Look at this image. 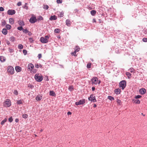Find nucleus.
Wrapping results in <instances>:
<instances>
[{
	"instance_id": "nucleus-34",
	"label": "nucleus",
	"mask_w": 147,
	"mask_h": 147,
	"mask_svg": "<svg viewBox=\"0 0 147 147\" xmlns=\"http://www.w3.org/2000/svg\"><path fill=\"white\" fill-rule=\"evenodd\" d=\"M28 115L27 114H24L22 115V117L24 118H27Z\"/></svg>"
},
{
	"instance_id": "nucleus-32",
	"label": "nucleus",
	"mask_w": 147,
	"mask_h": 147,
	"mask_svg": "<svg viewBox=\"0 0 147 147\" xmlns=\"http://www.w3.org/2000/svg\"><path fill=\"white\" fill-rule=\"evenodd\" d=\"M7 121V119L5 118L1 122V124L2 125H3Z\"/></svg>"
},
{
	"instance_id": "nucleus-7",
	"label": "nucleus",
	"mask_w": 147,
	"mask_h": 147,
	"mask_svg": "<svg viewBox=\"0 0 147 147\" xmlns=\"http://www.w3.org/2000/svg\"><path fill=\"white\" fill-rule=\"evenodd\" d=\"M88 100H89L93 102H96L97 101L95 98V96L93 94H91L90 95V97L88 98Z\"/></svg>"
},
{
	"instance_id": "nucleus-37",
	"label": "nucleus",
	"mask_w": 147,
	"mask_h": 147,
	"mask_svg": "<svg viewBox=\"0 0 147 147\" xmlns=\"http://www.w3.org/2000/svg\"><path fill=\"white\" fill-rule=\"evenodd\" d=\"M23 47L22 44H19L18 45V48L20 49H22L23 48Z\"/></svg>"
},
{
	"instance_id": "nucleus-38",
	"label": "nucleus",
	"mask_w": 147,
	"mask_h": 147,
	"mask_svg": "<svg viewBox=\"0 0 147 147\" xmlns=\"http://www.w3.org/2000/svg\"><path fill=\"white\" fill-rule=\"evenodd\" d=\"M10 41L12 42H13L14 41V40H15V38L14 37H13V36L11 37L10 38Z\"/></svg>"
},
{
	"instance_id": "nucleus-8",
	"label": "nucleus",
	"mask_w": 147,
	"mask_h": 147,
	"mask_svg": "<svg viewBox=\"0 0 147 147\" xmlns=\"http://www.w3.org/2000/svg\"><path fill=\"white\" fill-rule=\"evenodd\" d=\"M7 13L9 15H13L15 13L16 11L14 10L9 9L8 10Z\"/></svg>"
},
{
	"instance_id": "nucleus-56",
	"label": "nucleus",
	"mask_w": 147,
	"mask_h": 147,
	"mask_svg": "<svg viewBox=\"0 0 147 147\" xmlns=\"http://www.w3.org/2000/svg\"><path fill=\"white\" fill-rule=\"evenodd\" d=\"M42 57V55L41 54H39L38 55V59H40Z\"/></svg>"
},
{
	"instance_id": "nucleus-27",
	"label": "nucleus",
	"mask_w": 147,
	"mask_h": 147,
	"mask_svg": "<svg viewBox=\"0 0 147 147\" xmlns=\"http://www.w3.org/2000/svg\"><path fill=\"white\" fill-rule=\"evenodd\" d=\"M23 103V100H18L17 101V104L18 105L22 104Z\"/></svg>"
},
{
	"instance_id": "nucleus-31",
	"label": "nucleus",
	"mask_w": 147,
	"mask_h": 147,
	"mask_svg": "<svg viewBox=\"0 0 147 147\" xmlns=\"http://www.w3.org/2000/svg\"><path fill=\"white\" fill-rule=\"evenodd\" d=\"M133 101H134V102L136 104H139L140 103V101L138 100H133Z\"/></svg>"
},
{
	"instance_id": "nucleus-6",
	"label": "nucleus",
	"mask_w": 147,
	"mask_h": 147,
	"mask_svg": "<svg viewBox=\"0 0 147 147\" xmlns=\"http://www.w3.org/2000/svg\"><path fill=\"white\" fill-rule=\"evenodd\" d=\"M126 83L125 80H123L121 81L119 83V85L120 88H121L122 90L124 89L126 86Z\"/></svg>"
},
{
	"instance_id": "nucleus-28",
	"label": "nucleus",
	"mask_w": 147,
	"mask_h": 147,
	"mask_svg": "<svg viewBox=\"0 0 147 147\" xmlns=\"http://www.w3.org/2000/svg\"><path fill=\"white\" fill-rule=\"evenodd\" d=\"M43 8L45 9H47L49 8V7L47 5H43Z\"/></svg>"
},
{
	"instance_id": "nucleus-62",
	"label": "nucleus",
	"mask_w": 147,
	"mask_h": 147,
	"mask_svg": "<svg viewBox=\"0 0 147 147\" xmlns=\"http://www.w3.org/2000/svg\"><path fill=\"white\" fill-rule=\"evenodd\" d=\"M95 88L94 87H92V90L93 91H94L95 90Z\"/></svg>"
},
{
	"instance_id": "nucleus-61",
	"label": "nucleus",
	"mask_w": 147,
	"mask_h": 147,
	"mask_svg": "<svg viewBox=\"0 0 147 147\" xmlns=\"http://www.w3.org/2000/svg\"><path fill=\"white\" fill-rule=\"evenodd\" d=\"M93 22H96V20L94 18L93 19Z\"/></svg>"
},
{
	"instance_id": "nucleus-47",
	"label": "nucleus",
	"mask_w": 147,
	"mask_h": 147,
	"mask_svg": "<svg viewBox=\"0 0 147 147\" xmlns=\"http://www.w3.org/2000/svg\"><path fill=\"white\" fill-rule=\"evenodd\" d=\"M129 70V71L130 72H133L134 71V69L133 68H130Z\"/></svg>"
},
{
	"instance_id": "nucleus-40",
	"label": "nucleus",
	"mask_w": 147,
	"mask_h": 147,
	"mask_svg": "<svg viewBox=\"0 0 147 147\" xmlns=\"http://www.w3.org/2000/svg\"><path fill=\"white\" fill-rule=\"evenodd\" d=\"M117 102L119 104V105H121V101L120 100L118 99H117Z\"/></svg>"
},
{
	"instance_id": "nucleus-45",
	"label": "nucleus",
	"mask_w": 147,
	"mask_h": 147,
	"mask_svg": "<svg viewBox=\"0 0 147 147\" xmlns=\"http://www.w3.org/2000/svg\"><path fill=\"white\" fill-rule=\"evenodd\" d=\"M13 93L14 94L16 95H17L18 94V92L17 90H14Z\"/></svg>"
},
{
	"instance_id": "nucleus-46",
	"label": "nucleus",
	"mask_w": 147,
	"mask_h": 147,
	"mask_svg": "<svg viewBox=\"0 0 147 147\" xmlns=\"http://www.w3.org/2000/svg\"><path fill=\"white\" fill-rule=\"evenodd\" d=\"M22 31L23 32H24L26 33H27L28 32V31L26 29H23Z\"/></svg>"
},
{
	"instance_id": "nucleus-53",
	"label": "nucleus",
	"mask_w": 147,
	"mask_h": 147,
	"mask_svg": "<svg viewBox=\"0 0 147 147\" xmlns=\"http://www.w3.org/2000/svg\"><path fill=\"white\" fill-rule=\"evenodd\" d=\"M6 24V22L5 21H3V22H2V25L3 26H4L5 24Z\"/></svg>"
},
{
	"instance_id": "nucleus-42",
	"label": "nucleus",
	"mask_w": 147,
	"mask_h": 147,
	"mask_svg": "<svg viewBox=\"0 0 147 147\" xmlns=\"http://www.w3.org/2000/svg\"><path fill=\"white\" fill-rule=\"evenodd\" d=\"M18 29L20 31H21L22 30H23V28L22 26H21L20 27H18Z\"/></svg>"
},
{
	"instance_id": "nucleus-19",
	"label": "nucleus",
	"mask_w": 147,
	"mask_h": 147,
	"mask_svg": "<svg viewBox=\"0 0 147 147\" xmlns=\"http://www.w3.org/2000/svg\"><path fill=\"white\" fill-rule=\"evenodd\" d=\"M42 98V96L40 95H38L36 98V100L38 101L41 100Z\"/></svg>"
},
{
	"instance_id": "nucleus-3",
	"label": "nucleus",
	"mask_w": 147,
	"mask_h": 147,
	"mask_svg": "<svg viewBox=\"0 0 147 147\" xmlns=\"http://www.w3.org/2000/svg\"><path fill=\"white\" fill-rule=\"evenodd\" d=\"M8 73L11 75H13L14 73V70L13 68L11 66H9L7 68Z\"/></svg>"
},
{
	"instance_id": "nucleus-15",
	"label": "nucleus",
	"mask_w": 147,
	"mask_h": 147,
	"mask_svg": "<svg viewBox=\"0 0 147 147\" xmlns=\"http://www.w3.org/2000/svg\"><path fill=\"white\" fill-rule=\"evenodd\" d=\"M35 67L38 68L39 67L40 68H42V65L40 63H36L35 64Z\"/></svg>"
},
{
	"instance_id": "nucleus-30",
	"label": "nucleus",
	"mask_w": 147,
	"mask_h": 147,
	"mask_svg": "<svg viewBox=\"0 0 147 147\" xmlns=\"http://www.w3.org/2000/svg\"><path fill=\"white\" fill-rule=\"evenodd\" d=\"M108 98L111 100H114V98L111 96H108Z\"/></svg>"
},
{
	"instance_id": "nucleus-18",
	"label": "nucleus",
	"mask_w": 147,
	"mask_h": 147,
	"mask_svg": "<svg viewBox=\"0 0 147 147\" xmlns=\"http://www.w3.org/2000/svg\"><path fill=\"white\" fill-rule=\"evenodd\" d=\"M115 92L117 94H118L120 93V90L119 89H116L114 90Z\"/></svg>"
},
{
	"instance_id": "nucleus-60",
	"label": "nucleus",
	"mask_w": 147,
	"mask_h": 147,
	"mask_svg": "<svg viewBox=\"0 0 147 147\" xmlns=\"http://www.w3.org/2000/svg\"><path fill=\"white\" fill-rule=\"evenodd\" d=\"M67 114L68 115H71V112H70V111H68L67 113Z\"/></svg>"
},
{
	"instance_id": "nucleus-4",
	"label": "nucleus",
	"mask_w": 147,
	"mask_h": 147,
	"mask_svg": "<svg viewBox=\"0 0 147 147\" xmlns=\"http://www.w3.org/2000/svg\"><path fill=\"white\" fill-rule=\"evenodd\" d=\"M49 38V37L47 36H45V37H41L40 38V40L43 43H46L48 42Z\"/></svg>"
},
{
	"instance_id": "nucleus-55",
	"label": "nucleus",
	"mask_w": 147,
	"mask_h": 147,
	"mask_svg": "<svg viewBox=\"0 0 147 147\" xmlns=\"http://www.w3.org/2000/svg\"><path fill=\"white\" fill-rule=\"evenodd\" d=\"M21 5H22V3L21 2H18L17 4V5L18 6H20Z\"/></svg>"
},
{
	"instance_id": "nucleus-36",
	"label": "nucleus",
	"mask_w": 147,
	"mask_h": 147,
	"mask_svg": "<svg viewBox=\"0 0 147 147\" xmlns=\"http://www.w3.org/2000/svg\"><path fill=\"white\" fill-rule=\"evenodd\" d=\"M60 30L59 29L57 28L56 29L54 30V32L55 33H58L60 32Z\"/></svg>"
},
{
	"instance_id": "nucleus-25",
	"label": "nucleus",
	"mask_w": 147,
	"mask_h": 147,
	"mask_svg": "<svg viewBox=\"0 0 147 147\" xmlns=\"http://www.w3.org/2000/svg\"><path fill=\"white\" fill-rule=\"evenodd\" d=\"M126 74L129 78L131 77V74H130L129 72H126Z\"/></svg>"
},
{
	"instance_id": "nucleus-33",
	"label": "nucleus",
	"mask_w": 147,
	"mask_h": 147,
	"mask_svg": "<svg viewBox=\"0 0 147 147\" xmlns=\"http://www.w3.org/2000/svg\"><path fill=\"white\" fill-rule=\"evenodd\" d=\"M6 28L8 30H9L11 28V26L9 24H7L6 25Z\"/></svg>"
},
{
	"instance_id": "nucleus-12",
	"label": "nucleus",
	"mask_w": 147,
	"mask_h": 147,
	"mask_svg": "<svg viewBox=\"0 0 147 147\" xmlns=\"http://www.w3.org/2000/svg\"><path fill=\"white\" fill-rule=\"evenodd\" d=\"M139 92L141 94H143L146 93V90L144 88L141 89L140 90Z\"/></svg>"
},
{
	"instance_id": "nucleus-54",
	"label": "nucleus",
	"mask_w": 147,
	"mask_h": 147,
	"mask_svg": "<svg viewBox=\"0 0 147 147\" xmlns=\"http://www.w3.org/2000/svg\"><path fill=\"white\" fill-rule=\"evenodd\" d=\"M4 10V8L2 7H0V11H3Z\"/></svg>"
},
{
	"instance_id": "nucleus-5",
	"label": "nucleus",
	"mask_w": 147,
	"mask_h": 147,
	"mask_svg": "<svg viewBox=\"0 0 147 147\" xmlns=\"http://www.w3.org/2000/svg\"><path fill=\"white\" fill-rule=\"evenodd\" d=\"M11 105L10 100L9 99H7L4 102L3 106L5 107H9Z\"/></svg>"
},
{
	"instance_id": "nucleus-2",
	"label": "nucleus",
	"mask_w": 147,
	"mask_h": 147,
	"mask_svg": "<svg viewBox=\"0 0 147 147\" xmlns=\"http://www.w3.org/2000/svg\"><path fill=\"white\" fill-rule=\"evenodd\" d=\"M34 78L38 82H41L43 80V77L39 74H35Z\"/></svg>"
},
{
	"instance_id": "nucleus-21",
	"label": "nucleus",
	"mask_w": 147,
	"mask_h": 147,
	"mask_svg": "<svg viewBox=\"0 0 147 147\" xmlns=\"http://www.w3.org/2000/svg\"><path fill=\"white\" fill-rule=\"evenodd\" d=\"M49 94L50 95L53 96H55V92L53 91H50L49 92Z\"/></svg>"
},
{
	"instance_id": "nucleus-10",
	"label": "nucleus",
	"mask_w": 147,
	"mask_h": 147,
	"mask_svg": "<svg viewBox=\"0 0 147 147\" xmlns=\"http://www.w3.org/2000/svg\"><path fill=\"white\" fill-rule=\"evenodd\" d=\"M16 71L17 72H20L21 71L22 68L21 67L18 66H16L15 68Z\"/></svg>"
},
{
	"instance_id": "nucleus-64",
	"label": "nucleus",
	"mask_w": 147,
	"mask_h": 147,
	"mask_svg": "<svg viewBox=\"0 0 147 147\" xmlns=\"http://www.w3.org/2000/svg\"><path fill=\"white\" fill-rule=\"evenodd\" d=\"M96 107V105L95 104H94V105L93 107Z\"/></svg>"
},
{
	"instance_id": "nucleus-43",
	"label": "nucleus",
	"mask_w": 147,
	"mask_h": 147,
	"mask_svg": "<svg viewBox=\"0 0 147 147\" xmlns=\"http://www.w3.org/2000/svg\"><path fill=\"white\" fill-rule=\"evenodd\" d=\"M76 52L75 51L74 52H72L71 54L72 55L76 56Z\"/></svg>"
},
{
	"instance_id": "nucleus-48",
	"label": "nucleus",
	"mask_w": 147,
	"mask_h": 147,
	"mask_svg": "<svg viewBox=\"0 0 147 147\" xmlns=\"http://www.w3.org/2000/svg\"><path fill=\"white\" fill-rule=\"evenodd\" d=\"M57 2L58 3H61L62 2V0H57Z\"/></svg>"
},
{
	"instance_id": "nucleus-59",
	"label": "nucleus",
	"mask_w": 147,
	"mask_h": 147,
	"mask_svg": "<svg viewBox=\"0 0 147 147\" xmlns=\"http://www.w3.org/2000/svg\"><path fill=\"white\" fill-rule=\"evenodd\" d=\"M45 77L46 78V80L47 81H48L49 80V78L48 76H45Z\"/></svg>"
},
{
	"instance_id": "nucleus-41",
	"label": "nucleus",
	"mask_w": 147,
	"mask_h": 147,
	"mask_svg": "<svg viewBox=\"0 0 147 147\" xmlns=\"http://www.w3.org/2000/svg\"><path fill=\"white\" fill-rule=\"evenodd\" d=\"M91 63H88L87 65V67L88 68H90L91 67Z\"/></svg>"
},
{
	"instance_id": "nucleus-14",
	"label": "nucleus",
	"mask_w": 147,
	"mask_h": 147,
	"mask_svg": "<svg viewBox=\"0 0 147 147\" xmlns=\"http://www.w3.org/2000/svg\"><path fill=\"white\" fill-rule=\"evenodd\" d=\"M6 60L5 58L3 56H0V61L1 62H5Z\"/></svg>"
},
{
	"instance_id": "nucleus-23",
	"label": "nucleus",
	"mask_w": 147,
	"mask_h": 147,
	"mask_svg": "<svg viewBox=\"0 0 147 147\" xmlns=\"http://www.w3.org/2000/svg\"><path fill=\"white\" fill-rule=\"evenodd\" d=\"M96 11L94 10H92L90 11V13H91V14L93 16H95L96 14Z\"/></svg>"
},
{
	"instance_id": "nucleus-1",
	"label": "nucleus",
	"mask_w": 147,
	"mask_h": 147,
	"mask_svg": "<svg viewBox=\"0 0 147 147\" xmlns=\"http://www.w3.org/2000/svg\"><path fill=\"white\" fill-rule=\"evenodd\" d=\"M92 84L96 85L97 84H99L100 83V81L98 80V78L96 77H93L91 80Z\"/></svg>"
},
{
	"instance_id": "nucleus-9",
	"label": "nucleus",
	"mask_w": 147,
	"mask_h": 147,
	"mask_svg": "<svg viewBox=\"0 0 147 147\" xmlns=\"http://www.w3.org/2000/svg\"><path fill=\"white\" fill-rule=\"evenodd\" d=\"M30 22L32 23H34L37 21L35 17H32L29 20Z\"/></svg>"
},
{
	"instance_id": "nucleus-20",
	"label": "nucleus",
	"mask_w": 147,
	"mask_h": 147,
	"mask_svg": "<svg viewBox=\"0 0 147 147\" xmlns=\"http://www.w3.org/2000/svg\"><path fill=\"white\" fill-rule=\"evenodd\" d=\"M79 102L80 105L84 104L85 103V99L81 100Z\"/></svg>"
},
{
	"instance_id": "nucleus-29",
	"label": "nucleus",
	"mask_w": 147,
	"mask_h": 147,
	"mask_svg": "<svg viewBox=\"0 0 147 147\" xmlns=\"http://www.w3.org/2000/svg\"><path fill=\"white\" fill-rule=\"evenodd\" d=\"M37 69H32L30 71V72L33 73H36L37 71Z\"/></svg>"
},
{
	"instance_id": "nucleus-13",
	"label": "nucleus",
	"mask_w": 147,
	"mask_h": 147,
	"mask_svg": "<svg viewBox=\"0 0 147 147\" xmlns=\"http://www.w3.org/2000/svg\"><path fill=\"white\" fill-rule=\"evenodd\" d=\"M66 24L68 26H70L71 25V22L69 20L67 19L65 21Z\"/></svg>"
},
{
	"instance_id": "nucleus-35",
	"label": "nucleus",
	"mask_w": 147,
	"mask_h": 147,
	"mask_svg": "<svg viewBox=\"0 0 147 147\" xmlns=\"http://www.w3.org/2000/svg\"><path fill=\"white\" fill-rule=\"evenodd\" d=\"M68 89L71 91H72L74 89L73 87V86H69Z\"/></svg>"
},
{
	"instance_id": "nucleus-24",
	"label": "nucleus",
	"mask_w": 147,
	"mask_h": 147,
	"mask_svg": "<svg viewBox=\"0 0 147 147\" xmlns=\"http://www.w3.org/2000/svg\"><path fill=\"white\" fill-rule=\"evenodd\" d=\"M19 25L21 26H23L24 25V22L23 21H19L18 22Z\"/></svg>"
},
{
	"instance_id": "nucleus-22",
	"label": "nucleus",
	"mask_w": 147,
	"mask_h": 147,
	"mask_svg": "<svg viewBox=\"0 0 147 147\" xmlns=\"http://www.w3.org/2000/svg\"><path fill=\"white\" fill-rule=\"evenodd\" d=\"M9 22L10 24H13L14 23V20L12 18H10L9 19Z\"/></svg>"
},
{
	"instance_id": "nucleus-26",
	"label": "nucleus",
	"mask_w": 147,
	"mask_h": 147,
	"mask_svg": "<svg viewBox=\"0 0 147 147\" xmlns=\"http://www.w3.org/2000/svg\"><path fill=\"white\" fill-rule=\"evenodd\" d=\"M80 48L78 46H76V47L74 48L75 51L77 52H78L80 50Z\"/></svg>"
},
{
	"instance_id": "nucleus-57",
	"label": "nucleus",
	"mask_w": 147,
	"mask_h": 147,
	"mask_svg": "<svg viewBox=\"0 0 147 147\" xmlns=\"http://www.w3.org/2000/svg\"><path fill=\"white\" fill-rule=\"evenodd\" d=\"M43 20V18L42 16H40L39 17V20Z\"/></svg>"
},
{
	"instance_id": "nucleus-11",
	"label": "nucleus",
	"mask_w": 147,
	"mask_h": 147,
	"mask_svg": "<svg viewBox=\"0 0 147 147\" xmlns=\"http://www.w3.org/2000/svg\"><path fill=\"white\" fill-rule=\"evenodd\" d=\"M34 67V65L32 63H29L28 65V69L30 70L31 71L32 69H33Z\"/></svg>"
},
{
	"instance_id": "nucleus-16",
	"label": "nucleus",
	"mask_w": 147,
	"mask_h": 147,
	"mask_svg": "<svg viewBox=\"0 0 147 147\" xmlns=\"http://www.w3.org/2000/svg\"><path fill=\"white\" fill-rule=\"evenodd\" d=\"M57 17L56 16L54 15L53 16H51L49 18V20H54L57 19Z\"/></svg>"
},
{
	"instance_id": "nucleus-52",
	"label": "nucleus",
	"mask_w": 147,
	"mask_h": 147,
	"mask_svg": "<svg viewBox=\"0 0 147 147\" xmlns=\"http://www.w3.org/2000/svg\"><path fill=\"white\" fill-rule=\"evenodd\" d=\"M142 40L143 42H147V38H144L142 39Z\"/></svg>"
},
{
	"instance_id": "nucleus-63",
	"label": "nucleus",
	"mask_w": 147,
	"mask_h": 147,
	"mask_svg": "<svg viewBox=\"0 0 147 147\" xmlns=\"http://www.w3.org/2000/svg\"><path fill=\"white\" fill-rule=\"evenodd\" d=\"M19 121V120L17 119H15V121L16 122H18Z\"/></svg>"
},
{
	"instance_id": "nucleus-58",
	"label": "nucleus",
	"mask_w": 147,
	"mask_h": 147,
	"mask_svg": "<svg viewBox=\"0 0 147 147\" xmlns=\"http://www.w3.org/2000/svg\"><path fill=\"white\" fill-rule=\"evenodd\" d=\"M75 104L76 105H80V103H79V102H75Z\"/></svg>"
},
{
	"instance_id": "nucleus-49",
	"label": "nucleus",
	"mask_w": 147,
	"mask_h": 147,
	"mask_svg": "<svg viewBox=\"0 0 147 147\" xmlns=\"http://www.w3.org/2000/svg\"><path fill=\"white\" fill-rule=\"evenodd\" d=\"M9 51L10 53H11L13 52V50L12 49L9 48Z\"/></svg>"
},
{
	"instance_id": "nucleus-51",
	"label": "nucleus",
	"mask_w": 147,
	"mask_h": 147,
	"mask_svg": "<svg viewBox=\"0 0 147 147\" xmlns=\"http://www.w3.org/2000/svg\"><path fill=\"white\" fill-rule=\"evenodd\" d=\"M23 52L24 54L25 55L27 53V51L26 50H23Z\"/></svg>"
},
{
	"instance_id": "nucleus-50",
	"label": "nucleus",
	"mask_w": 147,
	"mask_h": 147,
	"mask_svg": "<svg viewBox=\"0 0 147 147\" xmlns=\"http://www.w3.org/2000/svg\"><path fill=\"white\" fill-rule=\"evenodd\" d=\"M141 96L140 95H138L135 96V98L136 99L141 98Z\"/></svg>"
},
{
	"instance_id": "nucleus-39",
	"label": "nucleus",
	"mask_w": 147,
	"mask_h": 147,
	"mask_svg": "<svg viewBox=\"0 0 147 147\" xmlns=\"http://www.w3.org/2000/svg\"><path fill=\"white\" fill-rule=\"evenodd\" d=\"M63 12H61L59 14V16L60 17H62L63 16Z\"/></svg>"
},
{
	"instance_id": "nucleus-44",
	"label": "nucleus",
	"mask_w": 147,
	"mask_h": 147,
	"mask_svg": "<svg viewBox=\"0 0 147 147\" xmlns=\"http://www.w3.org/2000/svg\"><path fill=\"white\" fill-rule=\"evenodd\" d=\"M8 120L10 122H12L13 120V119L12 117H10L8 119Z\"/></svg>"
},
{
	"instance_id": "nucleus-17",
	"label": "nucleus",
	"mask_w": 147,
	"mask_h": 147,
	"mask_svg": "<svg viewBox=\"0 0 147 147\" xmlns=\"http://www.w3.org/2000/svg\"><path fill=\"white\" fill-rule=\"evenodd\" d=\"M7 31L6 29L3 28L2 30V33L4 35H6L7 33Z\"/></svg>"
}]
</instances>
